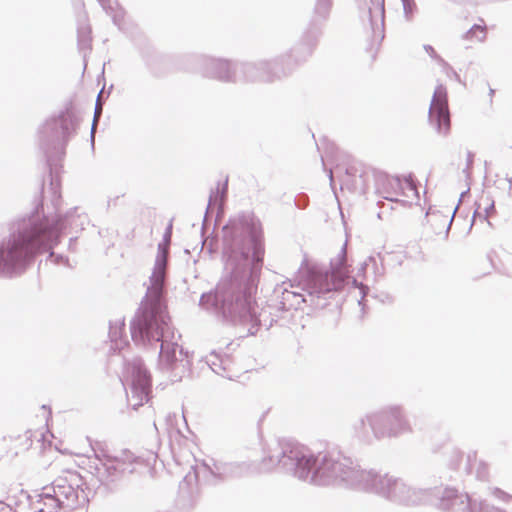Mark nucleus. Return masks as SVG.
Returning <instances> with one entry per match:
<instances>
[{"mask_svg":"<svg viewBox=\"0 0 512 512\" xmlns=\"http://www.w3.org/2000/svg\"><path fill=\"white\" fill-rule=\"evenodd\" d=\"M5 500L16 512H57L59 501L50 494L29 495L20 485L6 488Z\"/></svg>","mask_w":512,"mask_h":512,"instance_id":"obj_3","label":"nucleus"},{"mask_svg":"<svg viewBox=\"0 0 512 512\" xmlns=\"http://www.w3.org/2000/svg\"><path fill=\"white\" fill-rule=\"evenodd\" d=\"M14 442L15 449L17 450L16 453L28 451L29 449H31L33 444L31 432H24L23 434L15 438Z\"/></svg>","mask_w":512,"mask_h":512,"instance_id":"obj_11","label":"nucleus"},{"mask_svg":"<svg viewBox=\"0 0 512 512\" xmlns=\"http://www.w3.org/2000/svg\"><path fill=\"white\" fill-rule=\"evenodd\" d=\"M170 242L171 230L168 229L163 241L158 245V255L151 277L152 284L131 324L132 339L136 343L145 344L151 340L161 341L173 334L170 317L166 306L161 301Z\"/></svg>","mask_w":512,"mask_h":512,"instance_id":"obj_1","label":"nucleus"},{"mask_svg":"<svg viewBox=\"0 0 512 512\" xmlns=\"http://www.w3.org/2000/svg\"><path fill=\"white\" fill-rule=\"evenodd\" d=\"M485 211H486V217H489L490 214H489L488 208H485Z\"/></svg>","mask_w":512,"mask_h":512,"instance_id":"obj_17","label":"nucleus"},{"mask_svg":"<svg viewBox=\"0 0 512 512\" xmlns=\"http://www.w3.org/2000/svg\"><path fill=\"white\" fill-rule=\"evenodd\" d=\"M245 259L251 258L255 263H261L264 257V248L260 241L250 238L246 243V250L242 252Z\"/></svg>","mask_w":512,"mask_h":512,"instance_id":"obj_10","label":"nucleus"},{"mask_svg":"<svg viewBox=\"0 0 512 512\" xmlns=\"http://www.w3.org/2000/svg\"><path fill=\"white\" fill-rule=\"evenodd\" d=\"M429 125L439 136H447L451 130V118L448 106L447 90L438 86L429 108Z\"/></svg>","mask_w":512,"mask_h":512,"instance_id":"obj_5","label":"nucleus"},{"mask_svg":"<svg viewBox=\"0 0 512 512\" xmlns=\"http://www.w3.org/2000/svg\"><path fill=\"white\" fill-rule=\"evenodd\" d=\"M150 393V379L146 374H138L132 387V397L135 398L134 406H141L148 400Z\"/></svg>","mask_w":512,"mask_h":512,"instance_id":"obj_8","label":"nucleus"},{"mask_svg":"<svg viewBox=\"0 0 512 512\" xmlns=\"http://www.w3.org/2000/svg\"><path fill=\"white\" fill-rule=\"evenodd\" d=\"M372 174L377 192L385 199L406 203L418 198V190L411 175L394 177L376 170H373Z\"/></svg>","mask_w":512,"mask_h":512,"instance_id":"obj_4","label":"nucleus"},{"mask_svg":"<svg viewBox=\"0 0 512 512\" xmlns=\"http://www.w3.org/2000/svg\"><path fill=\"white\" fill-rule=\"evenodd\" d=\"M222 65L228 67V63H222Z\"/></svg>","mask_w":512,"mask_h":512,"instance_id":"obj_18","label":"nucleus"},{"mask_svg":"<svg viewBox=\"0 0 512 512\" xmlns=\"http://www.w3.org/2000/svg\"><path fill=\"white\" fill-rule=\"evenodd\" d=\"M482 24H475L465 34L466 39L470 41H483L486 38V26L483 21Z\"/></svg>","mask_w":512,"mask_h":512,"instance_id":"obj_12","label":"nucleus"},{"mask_svg":"<svg viewBox=\"0 0 512 512\" xmlns=\"http://www.w3.org/2000/svg\"><path fill=\"white\" fill-rule=\"evenodd\" d=\"M315 465V459L312 456H303L298 460V466L310 470Z\"/></svg>","mask_w":512,"mask_h":512,"instance_id":"obj_14","label":"nucleus"},{"mask_svg":"<svg viewBox=\"0 0 512 512\" xmlns=\"http://www.w3.org/2000/svg\"><path fill=\"white\" fill-rule=\"evenodd\" d=\"M486 202H487L489 209L494 211V204L492 202H490L489 199H486Z\"/></svg>","mask_w":512,"mask_h":512,"instance_id":"obj_16","label":"nucleus"},{"mask_svg":"<svg viewBox=\"0 0 512 512\" xmlns=\"http://www.w3.org/2000/svg\"><path fill=\"white\" fill-rule=\"evenodd\" d=\"M109 474L115 472H124L127 466L133 463V455L129 452H123L122 456L104 455L102 460Z\"/></svg>","mask_w":512,"mask_h":512,"instance_id":"obj_7","label":"nucleus"},{"mask_svg":"<svg viewBox=\"0 0 512 512\" xmlns=\"http://www.w3.org/2000/svg\"><path fill=\"white\" fill-rule=\"evenodd\" d=\"M429 222L431 226L440 222L438 231L436 232L433 230L427 239L431 246L436 249L439 248L442 243L447 241L451 220H449L447 217L441 218L438 215H431Z\"/></svg>","mask_w":512,"mask_h":512,"instance_id":"obj_6","label":"nucleus"},{"mask_svg":"<svg viewBox=\"0 0 512 512\" xmlns=\"http://www.w3.org/2000/svg\"><path fill=\"white\" fill-rule=\"evenodd\" d=\"M236 305L240 307V311L249 312L252 307V295L249 293L248 296H245L243 301H237Z\"/></svg>","mask_w":512,"mask_h":512,"instance_id":"obj_13","label":"nucleus"},{"mask_svg":"<svg viewBox=\"0 0 512 512\" xmlns=\"http://www.w3.org/2000/svg\"><path fill=\"white\" fill-rule=\"evenodd\" d=\"M58 238V232L49 226L47 220L35 223L14 235L0 250V263L13 266L33 257L35 254L52 248Z\"/></svg>","mask_w":512,"mask_h":512,"instance_id":"obj_2","label":"nucleus"},{"mask_svg":"<svg viewBox=\"0 0 512 512\" xmlns=\"http://www.w3.org/2000/svg\"><path fill=\"white\" fill-rule=\"evenodd\" d=\"M475 214H476V215H479V216H481V215H482V212H481V205H480V204H479V205H478V207L476 208V210H475Z\"/></svg>","mask_w":512,"mask_h":512,"instance_id":"obj_15","label":"nucleus"},{"mask_svg":"<svg viewBox=\"0 0 512 512\" xmlns=\"http://www.w3.org/2000/svg\"><path fill=\"white\" fill-rule=\"evenodd\" d=\"M347 470V467L343 463L333 461L331 459H325L322 466L316 471V475L320 478L327 476L345 479Z\"/></svg>","mask_w":512,"mask_h":512,"instance_id":"obj_9","label":"nucleus"}]
</instances>
